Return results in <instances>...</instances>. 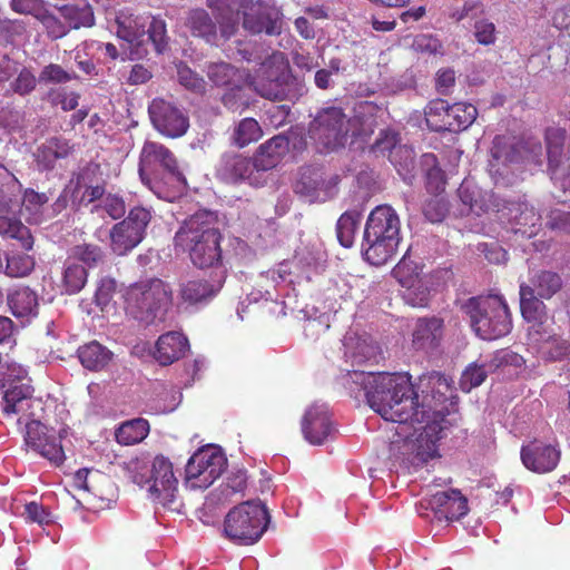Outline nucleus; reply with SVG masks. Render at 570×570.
Masks as SVG:
<instances>
[{"label":"nucleus","instance_id":"nucleus-1","mask_svg":"<svg viewBox=\"0 0 570 570\" xmlns=\"http://www.w3.org/2000/svg\"><path fill=\"white\" fill-rule=\"evenodd\" d=\"M352 382L364 391L367 404L384 420L411 424L420 431L414 451L422 462L438 455V442L443 438L445 413L431 410L414 391L410 376L400 373H374L353 370Z\"/></svg>","mask_w":570,"mask_h":570},{"label":"nucleus","instance_id":"nucleus-2","mask_svg":"<svg viewBox=\"0 0 570 570\" xmlns=\"http://www.w3.org/2000/svg\"><path fill=\"white\" fill-rule=\"evenodd\" d=\"M176 246L187 249L190 261L198 268L222 263L223 236L209 213H196L186 219L175 235Z\"/></svg>","mask_w":570,"mask_h":570},{"label":"nucleus","instance_id":"nucleus-3","mask_svg":"<svg viewBox=\"0 0 570 570\" xmlns=\"http://www.w3.org/2000/svg\"><path fill=\"white\" fill-rule=\"evenodd\" d=\"M461 309L469 316L472 330L482 340H498L512 330L511 312L502 295L470 297Z\"/></svg>","mask_w":570,"mask_h":570},{"label":"nucleus","instance_id":"nucleus-4","mask_svg":"<svg viewBox=\"0 0 570 570\" xmlns=\"http://www.w3.org/2000/svg\"><path fill=\"white\" fill-rule=\"evenodd\" d=\"M173 304V289L165 281L154 277L131 284L125 293L128 315L145 324H153L167 314Z\"/></svg>","mask_w":570,"mask_h":570},{"label":"nucleus","instance_id":"nucleus-5","mask_svg":"<svg viewBox=\"0 0 570 570\" xmlns=\"http://www.w3.org/2000/svg\"><path fill=\"white\" fill-rule=\"evenodd\" d=\"M27 371L17 364H10L0 370V392L3 394V412L7 415H18V423L38 416L37 410L42 411L41 401L32 396L33 389L24 382Z\"/></svg>","mask_w":570,"mask_h":570},{"label":"nucleus","instance_id":"nucleus-6","mask_svg":"<svg viewBox=\"0 0 570 570\" xmlns=\"http://www.w3.org/2000/svg\"><path fill=\"white\" fill-rule=\"evenodd\" d=\"M266 507L256 501H246L234 507L225 517L224 533L236 544L257 542L269 523Z\"/></svg>","mask_w":570,"mask_h":570},{"label":"nucleus","instance_id":"nucleus-7","mask_svg":"<svg viewBox=\"0 0 570 570\" xmlns=\"http://www.w3.org/2000/svg\"><path fill=\"white\" fill-rule=\"evenodd\" d=\"M127 470L134 483L140 487L150 483L149 491L164 504L173 501L178 480L175 476L173 463L166 456L157 455L154 459L149 476L146 463L138 459L130 460L127 463Z\"/></svg>","mask_w":570,"mask_h":570},{"label":"nucleus","instance_id":"nucleus-8","mask_svg":"<svg viewBox=\"0 0 570 570\" xmlns=\"http://www.w3.org/2000/svg\"><path fill=\"white\" fill-rule=\"evenodd\" d=\"M425 122L432 131L459 132L469 128L478 116V109L472 104L435 99L424 108Z\"/></svg>","mask_w":570,"mask_h":570},{"label":"nucleus","instance_id":"nucleus-9","mask_svg":"<svg viewBox=\"0 0 570 570\" xmlns=\"http://www.w3.org/2000/svg\"><path fill=\"white\" fill-rule=\"evenodd\" d=\"M242 26L250 35L279 36L283 31L284 14L279 7L254 0H235Z\"/></svg>","mask_w":570,"mask_h":570},{"label":"nucleus","instance_id":"nucleus-10","mask_svg":"<svg viewBox=\"0 0 570 570\" xmlns=\"http://www.w3.org/2000/svg\"><path fill=\"white\" fill-rule=\"evenodd\" d=\"M348 124L342 108L328 107L318 112L312 124L311 134L324 150H335L344 147L350 131Z\"/></svg>","mask_w":570,"mask_h":570},{"label":"nucleus","instance_id":"nucleus-11","mask_svg":"<svg viewBox=\"0 0 570 570\" xmlns=\"http://www.w3.org/2000/svg\"><path fill=\"white\" fill-rule=\"evenodd\" d=\"M151 220L149 209L136 206L128 216L114 225L110 230L111 248L117 255H125L145 238L146 229Z\"/></svg>","mask_w":570,"mask_h":570},{"label":"nucleus","instance_id":"nucleus-12","mask_svg":"<svg viewBox=\"0 0 570 570\" xmlns=\"http://www.w3.org/2000/svg\"><path fill=\"white\" fill-rule=\"evenodd\" d=\"M225 464L226 459L217 449H199L186 464V480L194 488L207 489L220 476Z\"/></svg>","mask_w":570,"mask_h":570},{"label":"nucleus","instance_id":"nucleus-13","mask_svg":"<svg viewBox=\"0 0 570 570\" xmlns=\"http://www.w3.org/2000/svg\"><path fill=\"white\" fill-rule=\"evenodd\" d=\"M23 423L26 425V445L55 466H60L66 459L60 436L42 424L38 416L24 420Z\"/></svg>","mask_w":570,"mask_h":570},{"label":"nucleus","instance_id":"nucleus-14","mask_svg":"<svg viewBox=\"0 0 570 570\" xmlns=\"http://www.w3.org/2000/svg\"><path fill=\"white\" fill-rule=\"evenodd\" d=\"M491 156L502 164H542L543 148L539 140L528 139L510 142L504 136L493 139Z\"/></svg>","mask_w":570,"mask_h":570},{"label":"nucleus","instance_id":"nucleus-15","mask_svg":"<svg viewBox=\"0 0 570 570\" xmlns=\"http://www.w3.org/2000/svg\"><path fill=\"white\" fill-rule=\"evenodd\" d=\"M158 168H161L178 183L186 184V178L174 153L160 142L147 140L139 155L138 171L141 180L145 181L147 174Z\"/></svg>","mask_w":570,"mask_h":570},{"label":"nucleus","instance_id":"nucleus-16","mask_svg":"<svg viewBox=\"0 0 570 570\" xmlns=\"http://www.w3.org/2000/svg\"><path fill=\"white\" fill-rule=\"evenodd\" d=\"M422 267L405 256L392 269V276L405 288L404 298L413 307H423L429 302V288L422 277Z\"/></svg>","mask_w":570,"mask_h":570},{"label":"nucleus","instance_id":"nucleus-17","mask_svg":"<svg viewBox=\"0 0 570 570\" xmlns=\"http://www.w3.org/2000/svg\"><path fill=\"white\" fill-rule=\"evenodd\" d=\"M148 111L154 127L166 137H181L189 128L188 117L164 99H154Z\"/></svg>","mask_w":570,"mask_h":570},{"label":"nucleus","instance_id":"nucleus-18","mask_svg":"<svg viewBox=\"0 0 570 570\" xmlns=\"http://www.w3.org/2000/svg\"><path fill=\"white\" fill-rule=\"evenodd\" d=\"M338 184V175L324 177L320 170L307 168L301 173L295 191L311 202L324 203L337 195Z\"/></svg>","mask_w":570,"mask_h":570},{"label":"nucleus","instance_id":"nucleus-19","mask_svg":"<svg viewBox=\"0 0 570 570\" xmlns=\"http://www.w3.org/2000/svg\"><path fill=\"white\" fill-rule=\"evenodd\" d=\"M301 428L304 439L312 445H322L336 432L325 404H312L302 419Z\"/></svg>","mask_w":570,"mask_h":570},{"label":"nucleus","instance_id":"nucleus-20","mask_svg":"<svg viewBox=\"0 0 570 570\" xmlns=\"http://www.w3.org/2000/svg\"><path fill=\"white\" fill-rule=\"evenodd\" d=\"M560 451L542 441L533 440L521 448V461L523 465L535 473L553 471L560 461Z\"/></svg>","mask_w":570,"mask_h":570},{"label":"nucleus","instance_id":"nucleus-21","mask_svg":"<svg viewBox=\"0 0 570 570\" xmlns=\"http://www.w3.org/2000/svg\"><path fill=\"white\" fill-rule=\"evenodd\" d=\"M444 320L439 316H425L416 320L412 332V345L417 351H436L444 338Z\"/></svg>","mask_w":570,"mask_h":570},{"label":"nucleus","instance_id":"nucleus-22","mask_svg":"<svg viewBox=\"0 0 570 570\" xmlns=\"http://www.w3.org/2000/svg\"><path fill=\"white\" fill-rule=\"evenodd\" d=\"M256 166L253 158L237 153H226L222 156L217 174L226 183L238 184L247 180L250 185L257 181L254 173Z\"/></svg>","mask_w":570,"mask_h":570},{"label":"nucleus","instance_id":"nucleus-23","mask_svg":"<svg viewBox=\"0 0 570 570\" xmlns=\"http://www.w3.org/2000/svg\"><path fill=\"white\" fill-rule=\"evenodd\" d=\"M429 505L439 520H459L469 512L468 499L456 489L434 493Z\"/></svg>","mask_w":570,"mask_h":570},{"label":"nucleus","instance_id":"nucleus-24","mask_svg":"<svg viewBox=\"0 0 570 570\" xmlns=\"http://www.w3.org/2000/svg\"><path fill=\"white\" fill-rule=\"evenodd\" d=\"M400 218L389 205L376 206L368 215L364 235L375 237H390L400 240Z\"/></svg>","mask_w":570,"mask_h":570},{"label":"nucleus","instance_id":"nucleus-25","mask_svg":"<svg viewBox=\"0 0 570 570\" xmlns=\"http://www.w3.org/2000/svg\"><path fill=\"white\" fill-rule=\"evenodd\" d=\"M528 328V341L529 344L533 345L537 348H541L544 344H556V350H549L548 353L553 360H561L566 355H568L570 351V345L567 341L558 337L553 333L552 317H546V320L532 321L529 322Z\"/></svg>","mask_w":570,"mask_h":570},{"label":"nucleus","instance_id":"nucleus-26","mask_svg":"<svg viewBox=\"0 0 570 570\" xmlns=\"http://www.w3.org/2000/svg\"><path fill=\"white\" fill-rule=\"evenodd\" d=\"M220 286L203 277L184 278L178 284L177 297L180 304L196 306L206 304L218 293Z\"/></svg>","mask_w":570,"mask_h":570},{"label":"nucleus","instance_id":"nucleus-27","mask_svg":"<svg viewBox=\"0 0 570 570\" xmlns=\"http://www.w3.org/2000/svg\"><path fill=\"white\" fill-rule=\"evenodd\" d=\"M188 350V338L173 331L158 337L153 356L161 366H167L184 357Z\"/></svg>","mask_w":570,"mask_h":570},{"label":"nucleus","instance_id":"nucleus-28","mask_svg":"<svg viewBox=\"0 0 570 570\" xmlns=\"http://www.w3.org/2000/svg\"><path fill=\"white\" fill-rule=\"evenodd\" d=\"M289 150V140L284 135H276L256 149L253 159L256 171H267L275 168Z\"/></svg>","mask_w":570,"mask_h":570},{"label":"nucleus","instance_id":"nucleus-29","mask_svg":"<svg viewBox=\"0 0 570 570\" xmlns=\"http://www.w3.org/2000/svg\"><path fill=\"white\" fill-rule=\"evenodd\" d=\"M510 222L515 234L531 238L537 235L541 226V216L528 203H517L509 208Z\"/></svg>","mask_w":570,"mask_h":570},{"label":"nucleus","instance_id":"nucleus-30","mask_svg":"<svg viewBox=\"0 0 570 570\" xmlns=\"http://www.w3.org/2000/svg\"><path fill=\"white\" fill-rule=\"evenodd\" d=\"M184 26L193 37L200 38L207 43L213 45L217 40V23L203 8L190 9L186 14Z\"/></svg>","mask_w":570,"mask_h":570},{"label":"nucleus","instance_id":"nucleus-31","mask_svg":"<svg viewBox=\"0 0 570 570\" xmlns=\"http://www.w3.org/2000/svg\"><path fill=\"white\" fill-rule=\"evenodd\" d=\"M400 240L390 237L363 236V257L373 266L386 264L395 254Z\"/></svg>","mask_w":570,"mask_h":570},{"label":"nucleus","instance_id":"nucleus-32","mask_svg":"<svg viewBox=\"0 0 570 570\" xmlns=\"http://www.w3.org/2000/svg\"><path fill=\"white\" fill-rule=\"evenodd\" d=\"M207 7L216 12L219 32L225 40L238 30V8L235 0H207Z\"/></svg>","mask_w":570,"mask_h":570},{"label":"nucleus","instance_id":"nucleus-33","mask_svg":"<svg viewBox=\"0 0 570 570\" xmlns=\"http://www.w3.org/2000/svg\"><path fill=\"white\" fill-rule=\"evenodd\" d=\"M81 365L94 372L102 371L111 361L112 352L97 341H91L77 351Z\"/></svg>","mask_w":570,"mask_h":570},{"label":"nucleus","instance_id":"nucleus-34","mask_svg":"<svg viewBox=\"0 0 570 570\" xmlns=\"http://www.w3.org/2000/svg\"><path fill=\"white\" fill-rule=\"evenodd\" d=\"M73 151V146L63 137H51L38 149L37 160L45 169H52L59 159Z\"/></svg>","mask_w":570,"mask_h":570},{"label":"nucleus","instance_id":"nucleus-35","mask_svg":"<svg viewBox=\"0 0 570 570\" xmlns=\"http://www.w3.org/2000/svg\"><path fill=\"white\" fill-rule=\"evenodd\" d=\"M117 36L129 43L139 42L146 33L147 18L120 10L116 17Z\"/></svg>","mask_w":570,"mask_h":570},{"label":"nucleus","instance_id":"nucleus-36","mask_svg":"<svg viewBox=\"0 0 570 570\" xmlns=\"http://www.w3.org/2000/svg\"><path fill=\"white\" fill-rule=\"evenodd\" d=\"M7 301L11 313L18 318L36 316L38 313V296L29 287L13 291L8 295Z\"/></svg>","mask_w":570,"mask_h":570},{"label":"nucleus","instance_id":"nucleus-37","mask_svg":"<svg viewBox=\"0 0 570 570\" xmlns=\"http://www.w3.org/2000/svg\"><path fill=\"white\" fill-rule=\"evenodd\" d=\"M520 309L528 323L549 317L546 304L534 295V288L525 283L520 285Z\"/></svg>","mask_w":570,"mask_h":570},{"label":"nucleus","instance_id":"nucleus-38","mask_svg":"<svg viewBox=\"0 0 570 570\" xmlns=\"http://www.w3.org/2000/svg\"><path fill=\"white\" fill-rule=\"evenodd\" d=\"M263 134L259 122L252 117H246L235 125L230 140L236 147L245 148L258 141L263 137Z\"/></svg>","mask_w":570,"mask_h":570},{"label":"nucleus","instance_id":"nucleus-39","mask_svg":"<svg viewBox=\"0 0 570 570\" xmlns=\"http://www.w3.org/2000/svg\"><path fill=\"white\" fill-rule=\"evenodd\" d=\"M361 220L362 213L357 209L346 210L340 216L336 223V236L343 247H352Z\"/></svg>","mask_w":570,"mask_h":570},{"label":"nucleus","instance_id":"nucleus-40","mask_svg":"<svg viewBox=\"0 0 570 570\" xmlns=\"http://www.w3.org/2000/svg\"><path fill=\"white\" fill-rule=\"evenodd\" d=\"M0 235L19 240L26 250H30L33 246L30 229L17 218L0 216Z\"/></svg>","mask_w":570,"mask_h":570},{"label":"nucleus","instance_id":"nucleus-41","mask_svg":"<svg viewBox=\"0 0 570 570\" xmlns=\"http://www.w3.org/2000/svg\"><path fill=\"white\" fill-rule=\"evenodd\" d=\"M61 17L70 29L91 27L95 22L92 9L89 4H66L59 8Z\"/></svg>","mask_w":570,"mask_h":570},{"label":"nucleus","instance_id":"nucleus-42","mask_svg":"<svg viewBox=\"0 0 570 570\" xmlns=\"http://www.w3.org/2000/svg\"><path fill=\"white\" fill-rule=\"evenodd\" d=\"M531 284L540 298L549 299L561 289L562 279L558 273L540 271L531 278Z\"/></svg>","mask_w":570,"mask_h":570},{"label":"nucleus","instance_id":"nucleus-43","mask_svg":"<svg viewBox=\"0 0 570 570\" xmlns=\"http://www.w3.org/2000/svg\"><path fill=\"white\" fill-rule=\"evenodd\" d=\"M21 184L17 177L0 165V212L9 209L20 194Z\"/></svg>","mask_w":570,"mask_h":570},{"label":"nucleus","instance_id":"nucleus-44","mask_svg":"<svg viewBox=\"0 0 570 570\" xmlns=\"http://www.w3.org/2000/svg\"><path fill=\"white\" fill-rule=\"evenodd\" d=\"M148 434V422L142 419L126 422L116 431V440L124 445L136 444Z\"/></svg>","mask_w":570,"mask_h":570},{"label":"nucleus","instance_id":"nucleus-45","mask_svg":"<svg viewBox=\"0 0 570 570\" xmlns=\"http://www.w3.org/2000/svg\"><path fill=\"white\" fill-rule=\"evenodd\" d=\"M87 269L83 265L68 261L62 277V286L66 293L76 294L80 292L87 283Z\"/></svg>","mask_w":570,"mask_h":570},{"label":"nucleus","instance_id":"nucleus-46","mask_svg":"<svg viewBox=\"0 0 570 570\" xmlns=\"http://www.w3.org/2000/svg\"><path fill=\"white\" fill-rule=\"evenodd\" d=\"M37 82V77L30 68L19 67L16 78L9 83L7 92L24 97L36 89Z\"/></svg>","mask_w":570,"mask_h":570},{"label":"nucleus","instance_id":"nucleus-47","mask_svg":"<svg viewBox=\"0 0 570 570\" xmlns=\"http://www.w3.org/2000/svg\"><path fill=\"white\" fill-rule=\"evenodd\" d=\"M35 18L43 26L48 38L51 40L61 39L69 32V27L66 22L61 21L48 10L37 11Z\"/></svg>","mask_w":570,"mask_h":570},{"label":"nucleus","instance_id":"nucleus-48","mask_svg":"<svg viewBox=\"0 0 570 570\" xmlns=\"http://www.w3.org/2000/svg\"><path fill=\"white\" fill-rule=\"evenodd\" d=\"M100 166L98 164L89 163L86 166L81 167L77 173L73 174L69 187L71 188V197L73 199L77 198L78 193L87 187L88 185L94 184L97 180V176L99 174Z\"/></svg>","mask_w":570,"mask_h":570},{"label":"nucleus","instance_id":"nucleus-49","mask_svg":"<svg viewBox=\"0 0 570 570\" xmlns=\"http://www.w3.org/2000/svg\"><path fill=\"white\" fill-rule=\"evenodd\" d=\"M473 37L481 46H493L498 39L495 24L485 17H479L473 23Z\"/></svg>","mask_w":570,"mask_h":570},{"label":"nucleus","instance_id":"nucleus-50","mask_svg":"<svg viewBox=\"0 0 570 570\" xmlns=\"http://www.w3.org/2000/svg\"><path fill=\"white\" fill-rule=\"evenodd\" d=\"M78 76L75 71H68L58 63H49L45 66L39 75V81L42 83H66L77 79Z\"/></svg>","mask_w":570,"mask_h":570},{"label":"nucleus","instance_id":"nucleus-51","mask_svg":"<svg viewBox=\"0 0 570 570\" xmlns=\"http://www.w3.org/2000/svg\"><path fill=\"white\" fill-rule=\"evenodd\" d=\"M449 213V203L444 195H432L425 200L423 214L431 223L442 222Z\"/></svg>","mask_w":570,"mask_h":570},{"label":"nucleus","instance_id":"nucleus-52","mask_svg":"<svg viewBox=\"0 0 570 570\" xmlns=\"http://www.w3.org/2000/svg\"><path fill=\"white\" fill-rule=\"evenodd\" d=\"M35 268V261L27 254H17L7 257L4 272L10 277H24Z\"/></svg>","mask_w":570,"mask_h":570},{"label":"nucleus","instance_id":"nucleus-53","mask_svg":"<svg viewBox=\"0 0 570 570\" xmlns=\"http://www.w3.org/2000/svg\"><path fill=\"white\" fill-rule=\"evenodd\" d=\"M178 80L186 89L203 95L206 91V81L187 66L178 67Z\"/></svg>","mask_w":570,"mask_h":570},{"label":"nucleus","instance_id":"nucleus-54","mask_svg":"<svg viewBox=\"0 0 570 570\" xmlns=\"http://www.w3.org/2000/svg\"><path fill=\"white\" fill-rule=\"evenodd\" d=\"M148 38L153 42L155 50L161 53L168 46L166 22L163 19L153 18L148 28Z\"/></svg>","mask_w":570,"mask_h":570},{"label":"nucleus","instance_id":"nucleus-55","mask_svg":"<svg viewBox=\"0 0 570 570\" xmlns=\"http://www.w3.org/2000/svg\"><path fill=\"white\" fill-rule=\"evenodd\" d=\"M487 379V371L482 365H470L462 373L460 387L463 392H470L472 389L481 385Z\"/></svg>","mask_w":570,"mask_h":570},{"label":"nucleus","instance_id":"nucleus-56","mask_svg":"<svg viewBox=\"0 0 570 570\" xmlns=\"http://www.w3.org/2000/svg\"><path fill=\"white\" fill-rule=\"evenodd\" d=\"M208 78L216 86L229 85L235 76V68L227 62L210 63L207 70Z\"/></svg>","mask_w":570,"mask_h":570},{"label":"nucleus","instance_id":"nucleus-57","mask_svg":"<svg viewBox=\"0 0 570 570\" xmlns=\"http://www.w3.org/2000/svg\"><path fill=\"white\" fill-rule=\"evenodd\" d=\"M72 256L88 267H92L102 258V252L97 245L85 244L76 246L72 249Z\"/></svg>","mask_w":570,"mask_h":570},{"label":"nucleus","instance_id":"nucleus-58","mask_svg":"<svg viewBox=\"0 0 570 570\" xmlns=\"http://www.w3.org/2000/svg\"><path fill=\"white\" fill-rule=\"evenodd\" d=\"M425 185L429 193L433 195H443L446 178L444 171L438 165H433L428 169L425 175Z\"/></svg>","mask_w":570,"mask_h":570},{"label":"nucleus","instance_id":"nucleus-59","mask_svg":"<svg viewBox=\"0 0 570 570\" xmlns=\"http://www.w3.org/2000/svg\"><path fill=\"white\" fill-rule=\"evenodd\" d=\"M483 13L484 9L481 2L465 1L461 8H458L451 12L450 18L455 22H460L466 18L475 21L480 14Z\"/></svg>","mask_w":570,"mask_h":570},{"label":"nucleus","instance_id":"nucleus-60","mask_svg":"<svg viewBox=\"0 0 570 570\" xmlns=\"http://www.w3.org/2000/svg\"><path fill=\"white\" fill-rule=\"evenodd\" d=\"M345 355L351 360L352 365H362L375 354L373 346L366 344L365 341L357 340L355 346L353 348H348L345 352Z\"/></svg>","mask_w":570,"mask_h":570},{"label":"nucleus","instance_id":"nucleus-61","mask_svg":"<svg viewBox=\"0 0 570 570\" xmlns=\"http://www.w3.org/2000/svg\"><path fill=\"white\" fill-rule=\"evenodd\" d=\"M458 195L470 212L479 214L483 210V204L478 199L479 193L474 188H471L469 184H461L458 189Z\"/></svg>","mask_w":570,"mask_h":570},{"label":"nucleus","instance_id":"nucleus-62","mask_svg":"<svg viewBox=\"0 0 570 570\" xmlns=\"http://www.w3.org/2000/svg\"><path fill=\"white\" fill-rule=\"evenodd\" d=\"M397 141L396 132L391 130H381L379 137L372 145V150L384 156L386 153H390L395 148Z\"/></svg>","mask_w":570,"mask_h":570},{"label":"nucleus","instance_id":"nucleus-63","mask_svg":"<svg viewBox=\"0 0 570 570\" xmlns=\"http://www.w3.org/2000/svg\"><path fill=\"white\" fill-rule=\"evenodd\" d=\"M23 514L29 521L40 525L49 524L52 521L50 512L42 504L37 502L27 503Z\"/></svg>","mask_w":570,"mask_h":570},{"label":"nucleus","instance_id":"nucleus-64","mask_svg":"<svg viewBox=\"0 0 570 570\" xmlns=\"http://www.w3.org/2000/svg\"><path fill=\"white\" fill-rule=\"evenodd\" d=\"M547 225L550 229L570 233V212L552 209L548 216Z\"/></svg>","mask_w":570,"mask_h":570}]
</instances>
